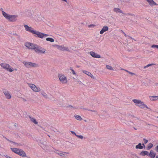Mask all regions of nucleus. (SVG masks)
Wrapping results in <instances>:
<instances>
[{
	"mask_svg": "<svg viewBox=\"0 0 158 158\" xmlns=\"http://www.w3.org/2000/svg\"><path fill=\"white\" fill-rule=\"evenodd\" d=\"M24 27L26 31L30 32L33 34L36 35H37L36 37L39 38L43 39L44 38H46L47 36H49V35L48 34L34 30L31 27H29L27 25H24Z\"/></svg>",
	"mask_w": 158,
	"mask_h": 158,
	"instance_id": "nucleus-1",
	"label": "nucleus"
},
{
	"mask_svg": "<svg viewBox=\"0 0 158 158\" xmlns=\"http://www.w3.org/2000/svg\"><path fill=\"white\" fill-rule=\"evenodd\" d=\"M132 101L135 103V105L138 106L142 108H144L146 107L147 109H149L140 100L134 99L132 100Z\"/></svg>",
	"mask_w": 158,
	"mask_h": 158,
	"instance_id": "nucleus-2",
	"label": "nucleus"
},
{
	"mask_svg": "<svg viewBox=\"0 0 158 158\" xmlns=\"http://www.w3.org/2000/svg\"><path fill=\"white\" fill-rule=\"evenodd\" d=\"M23 64L24 66L27 68H30L31 67L36 68L39 66V65L35 63L31 62L29 61H23Z\"/></svg>",
	"mask_w": 158,
	"mask_h": 158,
	"instance_id": "nucleus-3",
	"label": "nucleus"
},
{
	"mask_svg": "<svg viewBox=\"0 0 158 158\" xmlns=\"http://www.w3.org/2000/svg\"><path fill=\"white\" fill-rule=\"evenodd\" d=\"M35 48L34 49L35 52L38 53H44L46 51V49L45 48L40 47L37 45L35 46Z\"/></svg>",
	"mask_w": 158,
	"mask_h": 158,
	"instance_id": "nucleus-4",
	"label": "nucleus"
},
{
	"mask_svg": "<svg viewBox=\"0 0 158 158\" xmlns=\"http://www.w3.org/2000/svg\"><path fill=\"white\" fill-rule=\"evenodd\" d=\"M0 65L2 68L6 70L7 71L12 72L13 70L11 68L10 65L8 64L2 63Z\"/></svg>",
	"mask_w": 158,
	"mask_h": 158,
	"instance_id": "nucleus-5",
	"label": "nucleus"
},
{
	"mask_svg": "<svg viewBox=\"0 0 158 158\" xmlns=\"http://www.w3.org/2000/svg\"><path fill=\"white\" fill-rule=\"evenodd\" d=\"M58 77L60 82L62 83L66 84L67 83V79L64 75L59 74L58 75Z\"/></svg>",
	"mask_w": 158,
	"mask_h": 158,
	"instance_id": "nucleus-6",
	"label": "nucleus"
},
{
	"mask_svg": "<svg viewBox=\"0 0 158 158\" xmlns=\"http://www.w3.org/2000/svg\"><path fill=\"white\" fill-rule=\"evenodd\" d=\"M59 50L64 51H69V48L67 47H64V46L55 45H54Z\"/></svg>",
	"mask_w": 158,
	"mask_h": 158,
	"instance_id": "nucleus-7",
	"label": "nucleus"
},
{
	"mask_svg": "<svg viewBox=\"0 0 158 158\" xmlns=\"http://www.w3.org/2000/svg\"><path fill=\"white\" fill-rule=\"evenodd\" d=\"M25 46L28 48V49H34L35 48V46L36 45L35 44L30 43H25L24 44Z\"/></svg>",
	"mask_w": 158,
	"mask_h": 158,
	"instance_id": "nucleus-8",
	"label": "nucleus"
},
{
	"mask_svg": "<svg viewBox=\"0 0 158 158\" xmlns=\"http://www.w3.org/2000/svg\"><path fill=\"white\" fill-rule=\"evenodd\" d=\"M17 17L18 16L16 15H10L7 19L9 21L14 22L17 20Z\"/></svg>",
	"mask_w": 158,
	"mask_h": 158,
	"instance_id": "nucleus-9",
	"label": "nucleus"
},
{
	"mask_svg": "<svg viewBox=\"0 0 158 158\" xmlns=\"http://www.w3.org/2000/svg\"><path fill=\"white\" fill-rule=\"evenodd\" d=\"M31 88L35 92H37L40 91V89L39 87H37L35 85L33 84L31 85L30 86Z\"/></svg>",
	"mask_w": 158,
	"mask_h": 158,
	"instance_id": "nucleus-10",
	"label": "nucleus"
},
{
	"mask_svg": "<svg viewBox=\"0 0 158 158\" xmlns=\"http://www.w3.org/2000/svg\"><path fill=\"white\" fill-rule=\"evenodd\" d=\"M3 93L5 94L6 98L7 99H9L11 98V95L10 94L9 92L6 89L3 90Z\"/></svg>",
	"mask_w": 158,
	"mask_h": 158,
	"instance_id": "nucleus-11",
	"label": "nucleus"
},
{
	"mask_svg": "<svg viewBox=\"0 0 158 158\" xmlns=\"http://www.w3.org/2000/svg\"><path fill=\"white\" fill-rule=\"evenodd\" d=\"M89 54L91 55V56L93 57L96 58H101L100 55H99L97 53H95L93 51L90 52Z\"/></svg>",
	"mask_w": 158,
	"mask_h": 158,
	"instance_id": "nucleus-12",
	"label": "nucleus"
},
{
	"mask_svg": "<svg viewBox=\"0 0 158 158\" xmlns=\"http://www.w3.org/2000/svg\"><path fill=\"white\" fill-rule=\"evenodd\" d=\"M113 11L116 13H121L123 14H124L122 10H121V9L119 8H114L113 9Z\"/></svg>",
	"mask_w": 158,
	"mask_h": 158,
	"instance_id": "nucleus-13",
	"label": "nucleus"
},
{
	"mask_svg": "<svg viewBox=\"0 0 158 158\" xmlns=\"http://www.w3.org/2000/svg\"><path fill=\"white\" fill-rule=\"evenodd\" d=\"M109 29L108 27L107 26H104L102 29L100 31L101 34H103L105 32L108 31Z\"/></svg>",
	"mask_w": 158,
	"mask_h": 158,
	"instance_id": "nucleus-14",
	"label": "nucleus"
},
{
	"mask_svg": "<svg viewBox=\"0 0 158 158\" xmlns=\"http://www.w3.org/2000/svg\"><path fill=\"white\" fill-rule=\"evenodd\" d=\"M82 72L90 76L92 78L95 79V78L96 77H95L93 75L90 73L89 72H88L85 70H83Z\"/></svg>",
	"mask_w": 158,
	"mask_h": 158,
	"instance_id": "nucleus-15",
	"label": "nucleus"
},
{
	"mask_svg": "<svg viewBox=\"0 0 158 158\" xmlns=\"http://www.w3.org/2000/svg\"><path fill=\"white\" fill-rule=\"evenodd\" d=\"M18 154L23 157L26 156V154L25 152L22 150L20 149L19 150V152Z\"/></svg>",
	"mask_w": 158,
	"mask_h": 158,
	"instance_id": "nucleus-16",
	"label": "nucleus"
},
{
	"mask_svg": "<svg viewBox=\"0 0 158 158\" xmlns=\"http://www.w3.org/2000/svg\"><path fill=\"white\" fill-rule=\"evenodd\" d=\"M156 156V153L152 151L151 150L149 153V154L148 156H149L151 158H154Z\"/></svg>",
	"mask_w": 158,
	"mask_h": 158,
	"instance_id": "nucleus-17",
	"label": "nucleus"
},
{
	"mask_svg": "<svg viewBox=\"0 0 158 158\" xmlns=\"http://www.w3.org/2000/svg\"><path fill=\"white\" fill-rule=\"evenodd\" d=\"M29 118L30 119L31 121L33 123H34L35 124H38V122L36 121L35 118H33L31 116H29Z\"/></svg>",
	"mask_w": 158,
	"mask_h": 158,
	"instance_id": "nucleus-18",
	"label": "nucleus"
},
{
	"mask_svg": "<svg viewBox=\"0 0 158 158\" xmlns=\"http://www.w3.org/2000/svg\"><path fill=\"white\" fill-rule=\"evenodd\" d=\"M140 155L142 156H144L145 155L148 156L149 154V152L147 151H142L139 154Z\"/></svg>",
	"mask_w": 158,
	"mask_h": 158,
	"instance_id": "nucleus-19",
	"label": "nucleus"
},
{
	"mask_svg": "<svg viewBox=\"0 0 158 158\" xmlns=\"http://www.w3.org/2000/svg\"><path fill=\"white\" fill-rule=\"evenodd\" d=\"M10 149L12 152H14L15 153L17 154H18V153H19V150L20 149L16 148H11Z\"/></svg>",
	"mask_w": 158,
	"mask_h": 158,
	"instance_id": "nucleus-20",
	"label": "nucleus"
},
{
	"mask_svg": "<svg viewBox=\"0 0 158 158\" xmlns=\"http://www.w3.org/2000/svg\"><path fill=\"white\" fill-rule=\"evenodd\" d=\"M41 94L44 98L47 99L49 98V97L48 96L47 94L44 91H41Z\"/></svg>",
	"mask_w": 158,
	"mask_h": 158,
	"instance_id": "nucleus-21",
	"label": "nucleus"
},
{
	"mask_svg": "<svg viewBox=\"0 0 158 158\" xmlns=\"http://www.w3.org/2000/svg\"><path fill=\"white\" fill-rule=\"evenodd\" d=\"M2 13L3 15L4 16V17L6 18L7 19L8 18V17H9V15H10L8 14L7 13L5 12L3 10H2Z\"/></svg>",
	"mask_w": 158,
	"mask_h": 158,
	"instance_id": "nucleus-22",
	"label": "nucleus"
},
{
	"mask_svg": "<svg viewBox=\"0 0 158 158\" xmlns=\"http://www.w3.org/2000/svg\"><path fill=\"white\" fill-rule=\"evenodd\" d=\"M143 148V146L142 145V144L141 143H139L138 145H137L135 146V148L136 149H142Z\"/></svg>",
	"mask_w": 158,
	"mask_h": 158,
	"instance_id": "nucleus-23",
	"label": "nucleus"
},
{
	"mask_svg": "<svg viewBox=\"0 0 158 158\" xmlns=\"http://www.w3.org/2000/svg\"><path fill=\"white\" fill-rule=\"evenodd\" d=\"M56 153L58 154V155H59L60 156H64V153H67V154H69V152H56Z\"/></svg>",
	"mask_w": 158,
	"mask_h": 158,
	"instance_id": "nucleus-24",
	"label": "nucleus"
},
{
	"mask_svg": "<svg viewBox=\"0 0 158 158\" xmlns=\"http://www.w3.org/2000/svg\"><path fill=\"white\" fill-rule=\"evenodd\" d=\"M149 98H150V99L151 101H154L156 100L157 99H158V96H150Z\"/></svg>",
	"mask_w": 158,
	"mask_h": 158,
	"instance_id": "nucleus-25",
	"label": "nucleus"
},
{
	"mask_svg": "<svg viewBox=\"0 0 158 158\" xmlns=\"http://www.w3.org/2000/svg\"><path fill=\"white\" fill-rule=\"evenodd\" d=\"M46 40L47 41H50L51 42H53L54 41V40L53 38L49 37L47 38Z\"/></svg>",
	"mask_w": 158,
	"mask_h": 158,
	"instance_id": "nucleus-26",
	"label": "nucleus"
},
{
	"mask_svg": "<svg viewBox=\"0 0 158 158\" xmlns=\"http://www.w3.org/2000/svg\"><path fill=\"white\" fill-rule=\"evenodd\" d=\"M74 117L77 120H81L82 119V118L80 116L76 115L74 116Z\"/></svg>",
	"mask_w": 158,
	"mask_h": 158,
	"instance_id": "nucleus-27",
	"label": "nucleus"
},
{
	"mask_svg": "<svg viewBox=\"0 0 158 158\" xmlns=\"http://www.w3.org/2000/svg\"><path fill=\"white\" fill-rule=\"evenodd\" d=\"M153 146V145L152 143H149L148 146L147 148V149L148 150H149L150 149H151Z\"/></svg>",
	"mask_w": 158,
	"mask_h": 158,
	"instance_id": "nucleus-28",
	"label": "nucleus"
},
{
	"mask_svg": "<svg viewBox=\"0 0 158 158\" xmlns=\"http://www.w3.org/2000/svg\"><path fill=\"white\" fill-rule=\"evenodd\" d=\"M50 148H51V147L46 146L45 148V149L47 151L49 152Z\"/></svg>",
	"mask_w": 158,
	"mask_h": 158,
	"instance_id": "nucleus-29",
	"label": "nucleus"
},
{
	"mask_svg": "<svg viewBox=\"0 0 158 158\" xmlns=\"http://www.w3.org/2000/svg\"><path fill=\"white\" fill-rule=\"evenodd\" d=\"M106 68L108 69H109L111 70H114V69L112 67L108 65H106Z\"/></svg>",
	"mask_w": 158,
	"mask_h": 158,
	"instance_id": "nucleus-30",
	"label": "nucleus"
},
{
	"mask_svg": "<svg viewBox=\"0 0 158 158\" xmlns=\"http://www.w3.org/2000/svg\"><path fill=\"white\" fill-rule=\"evenodd\" d=\"M11 34L14 35L15 36H16L18 37V38L19 39L20 38V36L19 35H18L15 32H13L11 33Z\"/></svg>",
	"mask_w": 158,
	"mask_h": 158,
	"instance_id": "nucleus-31",
	"label": "nucleus"
},
{
	"mask_svg": "<svg viewBox=\"0 0 158 158\" xmlns=\"http://www.w3.org/2000/svg\"><path fill=\"white\" fill-rule=\"evenodd\" d=\"M124 35L125 36V37H129V38H128V40H129V41H130V40H132L133 39V38H131V37H129V36L128 35H127L124 32H123Z\"/></svg>",
	"mask_w": 158,
	"mask_h": 158,
	"instance_id": "nucleus-32",
	"label": "nucleus"
},
{
	"mask_svg": "<svg viewBox=\"0 0 158 158\" xmlns=\"http://www.w3.org/2000/svg\"><path fill=\"white\" fill-rule=\"evenodd\" d=\"M154 64H148L147 65L144 66V67H143V68L144 69H145L146 68H148V67H149L151 66L152 65H154Z\"/></svg>",
	"mask_w": 158,
	"mask_h": 158,
	"instance_id": "nucleus-33",
	"label": "nucleus"
},
{
	"mask_svg": "<svg viewBox=\"0 0 158 158\" xmlns=\"http://www.w3.org/2000/svg\"><path fill=\"white\" fill-rule=\"evenodd\" d=\"M151 47L152 48H156L158 49V45L154 44Z\"/></svg>",
	"mask_w": 158,
	"mask_h": 158,
	"instance_id": "nucleus-34",
	"label": "nucleus"
},
{
	"mask_svg": "<svg viewBox=\"0 0 158 158\" xmlns=\"http://www.w3.org/2000/svg\"><path fill=\"white\" fill-rule=\"evenodd\" d=\"M143 141L144 144H146L148 142V140L144 138L143 139Z\"/></svg>",
	"mask_w": 158,
	"mask_h": 158,
	"instance_id": "nucleus-35",
	"label": "nucleus"
},
{
	"mask_svg": "<svg viewBox=\"0 0 158 158\" xmlns=\"http://www.w3.org/2000/svg\"><path fill=\"white\" fill-rule=\"evenodd\" d=\"M76 136L78 137V138L82 139L83 138V136L81 135H77Z\"/></svg>",
	"mask_w": 158,
	"mask_h": 158,
	"instance_id": "nucleus-36",
	"label": "nucleus"
},
{
	"mask_svg": "<svg viewBox=\"0 0 158 158\" xmlns=\"http://www.w3.org/2000/svg\"><path fill=\"white\" fill-rule=\"evenodd\" d=\"M124 15H131V16H134V15L133 14H131V13H127V14H125V13H124Z\"/></svg>",
	"mask_w": 158,
	"mask_h": 158,
	"instance_id": "nucleus-37",
	"label": "nucleus"
},
{
	"mask_svg": "<svg viewBox=\"0 0 158 158\" xmlns=\"http://www.w3.org/2000/svg\"><path fill=\"white\" fill-rule=\"evenodd\" d=\"M126 71L129 74H131L132 75H135V73H134L131 72H129V71L127 70H126Z\"/></svg>",
	"mask_w": 158,
	"mask_h": 158,
	"instance_id": "nucleus-38",
	"label": "nucleus"
},
{
	"mask_svg": "<svg viewBox=\"0 0 158 158\" xmlns=\"http://www.w3.org/2000/svg\"><path fill=\"white\" fill-rule=\"evenodd\" d=\"M70 69L71 70L73 74L75 75L76 74V73L71 68H70Z\"/></svg>",
	"mask_w": 158,
	"mask_h": 158,
	"instance_id": "nucleus-39",
	"label": "nucleus"
},
{
	"mask_svg": "<svg viewBox=\"0 0 158 158\" xmlns=\"http://www.w3.org/2000/svg\"><path fill=\"white\" fill-rule=\"evenodd\" d=\"M49 99H50L51 100H55V99H54V98L52 96H51V97H49Z\"/></svg>",
	"mask_w": 158,
	"mask_h": 158,
	"instance_id": "nucleus-40",
	"label": "nucleus"
},
{
	"mask_svg": "<svg viewBox=\"0 0 158 158\" xmlns=\"http://www.w3.org/2000/svg\"><path fill=\"white\" fill-rule=\"evenodd\" d=\"M71 132L73 134V135H75L76 136L77 135L76 134V133H75V132L73 131H71Z\"/></svg>",
	"mask_w": 158,
	"mask_h": 158,
	"instance_id": "nucleus-41",
	"label": "nucleus"
},
{
	"mask_svg": "<svg viewBox=\"0 0 158 158\" xmlns=\"http://www.w3.org/2000/svg\"><path fill=\"white\" fill-rule=\"evenodd\" d=\"M4 138H5V139H6L7 140H8V141H9L10 142H12V141L9 140V139H8L7 138H6L5 137H4Z\"/></svg>",
	"mask_w": 158,
	"mask_h": 158,
	"instance_id": "nucleus-42",
	"label": "nucleus"
},
{
	"mask_svg": "<svg viewBox=\"0 0 158 158\" xmlns=\"http://www.w3.org/2000/svg\"><path fill=\"white\" fill-rule=\"evenodd\" d=\"M156 151L158 152V145L156 146Z\"/></svg>",
	"mask_w": 158,
	"mask_h": 158,
	"instance_id": "nucleus-43",
	"label": "nucleus"
},
{
	"mask_svg": "<svg viewBox=\"0 0 158 158\" xmlns=\"http://www.w3.org/2000/svg\"><path fill=\"white\" fill-rule=\"evenodd\" d=\"M17 144L19 146H22L23 145V144H20V143H17Z\"/></svg>",
	"mask_w": 158,
	"mask_h": 158,
	"instance_id": "nucleus-44",
	"label": "nucleus"
},
{
	"mask_svg": "<svg viewBox=\"0 0 158 158\" xmlns=\"http://www.w3.org/2000/svg\"><path fill=\"white\" fill-rule=\"evenodd\" d=\"M95 26V25H93V24H91L90 25H89V27H91V26H92V27H94V26Z\"/></svg>",
	"mask_w": 158,
	"mask_h": 158,
	"instance_id": "nucleus-45",
	"label": "nucleus"
},
{
	"mask_svg": "<svg viewBox=\"0 0 158 158\" xmlns=\"http://www.w3.org/2000/svg\"><path fill=\"white\" fill-rule=\"evenodd\" d=\"M12 143H14L15 144H17V143H15V142H12V141L11 142Z\"/></svg>",
	"mask_w": 158,
	"mask_h": 158,
	"instance_id": "nucleus-46",
	"label": "nucleus"
},
{
	"mask_svg": "<svg viewBox=\"0 0 158 158\" xmlns=\"http://www.w3.org/2000/svg\"><path fill=\"white\" fill-rule=\"evenodd\" d=\"M142 145L144 146V148H145V146L144 145V143H143L142 144Z\"/></svg>",
	"mask_w": 158,
	"mask_h": 158,
	"instance_id": "nucleus-47",
	"label": "nucleus"
},
{
	"mask_svg": "<svg viewBox=\"0 0 158 158\" xmlns=\"http://www.w3.org/2000/svg\"><path fill=\"white\" fill-rule=\"evenodd\" d=\"M69 108H73V106H69Z\"/></svg>",
	"mask_w": 158,
	"mask_h": 158,
	"instance_id": "nucleus-48",
	"label": "nucleus"
},
{
	"mask_svg": "<svg viewBox=\"0 0 158 158\" xmlns=\"http://www.w3.org/2000/svg\"><path fill=\"white\" fill-rule=\"evenodd\" d=\"M91 1H92L93 2H95L96 1V0H91Z\"/></svg>",
	"mask_w": 158,
	"mask_h": 158,
	"instance_id": "nucleus-49",
	"label": "nucleus"
},
{
	"mask_svg": "<svg viewBox=\"0 0 158 158\" xmlns=\"http://www.w3.org/2000/svg\"><path fill=\"white\" fill-rule=\"evenodd\" d=\"M92 112H96V111H95V110H90Z\"/></svg>",
	"mask_w": 158,
	"mask_h": 158,
	"instance_id": "nucleus-50",
	"label": "nucleus"
},
{
	"mask_svg": "<svg viewBox=\"0 0 158 158\" xmlns=\"http://www.w3.org/2000/svg\"><path fill=\"white\" fill-rule=\"evenodd\" d=\"M135 157H137V158H139V157H138L136 155H135Z\"/></svg>",
	"mask_w": 158,
	"mask_h": 158,
	"instance_id": "nucleus-51",
	"label": "nucleus"
},
{
	"mask_svg": "<svg viewBox=\"0 0 158 158\" xmlns=\"http://www.w3.org/2000/svg\"><path fill=\"white\" fill-rule=\"evenodd\" d=\"M0 10H1V11H2V10H3V9H2V8H1V9Z\"/></svg>",
	"mask_w": 158,
	"mask_h": 158,
	"instance_id": "nucleus-52",
	"label": "nucleus"
},
{
	"mask_svg": "<svg viewBox=\"0 0 158 158\" xmlns=\"http://www.w3.org/2000/svg\"><path fill=\"white\" fill-rule=\"evenodd\" d=\"M156 158H158V156H156Z\"/></svg>",
	"mask_w": 158,
	"mask_h": 158,
	"instance_id": "nucleus-53",
	"label": "nucleus"
},
{
	"mask_svg": "<svg viewBox=\"0 0 158 158\" xmlns=\"http://www.w3.org/2000/svg\"><path fill=\"white\" fill-rule=\"evenodd\" d=\"M134 129H135V130H136L137 129L136 128H134Z\"/></svg>",
	"mask_w": 158,
	"mask_h": 158,
	"instance_id": "nucleus-54",
	"label": "nucleus"
},
{
	"mask_svg": "<svg viewBox=\"0 0 158 158\" xmlns=\"http://www.w3.org/2000/svg\"><path fill=\"white\" fill-rule=\"evenodd\" d=\"M15 126H16V125H15Z\"/></svg>",
	"mask_w": 158,
	"mask_h": 158,
	"instance_id": "nucleus-55",
	"label": "nucleus"
}]
</instances>
